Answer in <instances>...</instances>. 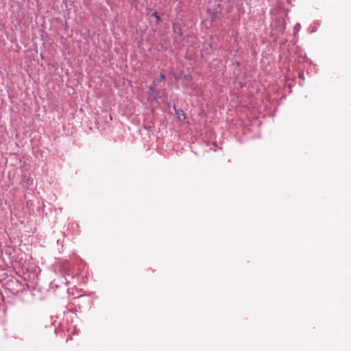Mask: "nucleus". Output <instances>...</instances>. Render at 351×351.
<instances>
[{
	"mask_svg": "<svg viewBox=\"0 0 351 351\" xmlns=\"http://www.w3.org/2000/svg\"><path fill=\"white\" fill-rule=\"evenodd\" d=\"M149 90H150V91H152V93H154V91H155V88H154V86H150L149 87Z\"/></svg>",
	"mask_w": 351,
	"mask_h": 351,
	"instance_id": "nucleus-4",
	"label": "nucleus"
},
{
	"mask_svg": "<svg viewBox=\"0 0 351 351\" xmlns=\"http://www.w3.org/2000/svg\"><path fill=\"white\" fill-rule=\"evenodd\" d=\"M165 75L164 74H162V73H161V74L160 75V81H162V80H165Z\"/></svg>",
	"mask_w": 351,
	"mask_h": 351,
	"instance_id": "nucleus-3",
	"label": "nucleus"
},
{
	"mask_svg": "<svg viewBox=\"0 0 351 351\" xmlns=\"http://www.w3.org/2000/svg\"><path fill=\"white\" fill-rule=\"evenodd\" d=\"M176 114H177V115L178 116L179 118H180L181 116H182L184 117V119L186 117L184 111H182L181 110H180L178 111H176Z\"/></svg>",
	"mask_w": 351,
	"mask_h": 351,
	"instance_id": "nucleus-1",
	"label": "nucleus"
},
{
	"mask_svg": "<svg viewBox=\"0 0 351 351\" xmlns=\"http://www.w3.org/2000/svg\"><path fill=\"white\" fill-rule=\"evenodd\" d=\"M153 97H154V99H156V95H154Z\"/></svg>",
	"mask_w": 351,
	"mask_h": 351,
	"instance_id": "nucleus-5",
	"label": "nucleus"
},
{
	"mask_svg": "<svg viewBox=\"0 0 351 351\" xmlns=\"http://www.w3.org/2000/svg\"><path fill=\"white\" fill-rule=\"evenodd\" d=\"M153 16L156 18L157 23H158L160 21V18L156 12H154Z\"/></svg>",
	"mask_w": 351,
	"mask_h": 351,
	"instance_id": "nucleus-2",
	"label": "nucleus"
}]
</instances>
